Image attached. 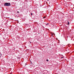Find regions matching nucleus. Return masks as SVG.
I'll return each instance as SVG.
<instances>
[{
	"label": "nucleus",
	"instance_id": "20e7f679",
	"mask_svg": "<svg viewBox=\"0 0 74 74\" xmlns=\"http://www.w3.org/2000/svg\"><path fill=\"white\" fill-rule=\"evenodd\" d=\"M43 19H45V17H43Z\"/></svg>",
	"mask_w": 74,
	"mask_h": 74
},
{
	"label": "nucleus",
	"instance_id": "9d476101",
	"mask_svg": "<svg viewBox=\"0 0 74 74\" xmlns=\"http://www.w3.org/2000/svg\"><path fill=\"white\" fill-rule=\"evenodd\" d=\"M52 36H53V34H52Z\"/></svg>",
	"mask_w": 74,
	"mask_h": 74
},
{
	"label": "nucleus",
	"instance_id": "ddd939ff",
	"mask_svg": "<svg viewBox=\"0 0 74 74\" xmlns=\"http://www.w3.org/2000/svg\"><path fill=\"white\" fill-rule=\"evenodd\" d=\"M47 0V1H49V0Z\"/></svg>",
	"mask_w": 74,
	"mask_h": 74
},
{
	"label": "nucleus",
	"instance_id": "9b49d317",
	"mask_svg": "<svg viewBox=\"0 0 74 74\" xmlns=\"http://www.w3.org/2000/svg\"><path fill=\"white\" fill-rule=\"evenodd\" d=\"M26 64H25V65H26Z\"/></svg>",
	"mask_w": 74,
	"mask_h": 74
},
{
	"label": "nucleus",
	"instance_id": "39448f33",
	"mask_svg": "<svg viewBox=\"0 0 74 74\" xmlns=\"http://www.w3.org/2000/svg\"><path fill=\"white\" fill-rule=\"evenodd\" d=\"M31 15H33V14H32V13H31Z\"/></svg>",
	"mask_w": 74,
	"mask_h": 74
},
{
	"label": "nucleus",
	"instance_id": "6e6552de",
	"mask_svg": "<svg viewBox=\"0 0 74 74\" xmlns=\"http://www.w3.org/2000/svg\"><path fill=\"white\" fill-rule=\"evenodd\" d=\"M0 56H1V54H0Z\"/></svg>",
	"mask_w": 74,
	"mask_h": 74
},
{
	"label": "nucleus",
	"instance_id": "0eeeda50",
	"mask_svg": "<svg viewBox=\"0 0 74 74\" xmlns=\"http://www.w3.org/2000/svg\"><path fill=\"white\" fill-rule=\"evenodd\" d=\"M48 24H49V23H47L46 24V25H48Z\"/></svg>",
	"mask_w": 74,
	"mask_h": 74
},
{
	"label": "nucleus",
	"instance_id": "f8f14e48",
	"mask_svg": "<svg viewBox=\"0 0 74 74\" xmlns=\"http://www.w3.org/2000/svg\"><path fill=\"white\" fill-rule=\"evenodd\" d=\"M61 58H63V57H61Z\"/></svg>",
	"mask_w": 74,
	"mask_h": 74
},
{
	"label": "nucleus",
	"instance_id": "1a4fd4ad",
	"mask_svg": "<svg viewBox=\"0 0 74 74\" xmlns=\"http://www.w3.org/2000/svg\"><path fill=\"white\" fill-rule=\"evenodd\" d=\"M66 40L67 41V39H66Z\"/></svg>",
	"mask_w": 74,
	"mask_h": 74
},
{
	"label": "nucleus",
	"instance_id": "7ed1b4c3",
	"mask_svg": "<svg viewBox=\"0 0 74 74\" xmlns=\"http://www.w3.org/2000/svg\"><path fill=\"white\" fill-rule=\"evenodd\" d=\"M68 25H69V22H68V23H67Z\"/></svg>",
	"mask_w": 74,
	"mask_h": 74
},
{
	"label": "nucleus",
	"instance_id": "f257e3e1",
	"mask_svg": "<svg viewBox=\"0 0 74 74\" xmlns=\"http://www.w3.org/2000/svg\"><path fill=\"white\" fill-rule=\"evenodd\" d=\"M4 5L7 6H10V5H11V3H10L5 2L4 4Z\"/></svg>",
	"mask_w": 74,
	"mask_h": 74
},
{
	"label": "nucleus",
	"instance_id": "423d86ee",
	"mask_svg": "<svg viewBox=\"0 0 74 74\" xmlns=\"http://www.w3.org/2000/svg\"><path fill=\"white\" fill-rule=\"evenodd\" d=\"M17 13H19V12L17 11Z\"/></svg>",
	"mask_w": 74,
	"mask_h": 74
},
{
	"label": "nucleus",
	"instance_id": "f03ea898",
	"mask_svg": "<svg viewBox=\"0 0 74 74\" xmlns=\"http://www.w3.org/2000/svg\"><path fill=\"white\" fill-rule=\"evenodd\" d=\"M46 61L47 62H49V60H48V59H47V60H46Z\"/></svg>",
	"mask_w": 74,
	"mask_h": 74
}]
</instances>
